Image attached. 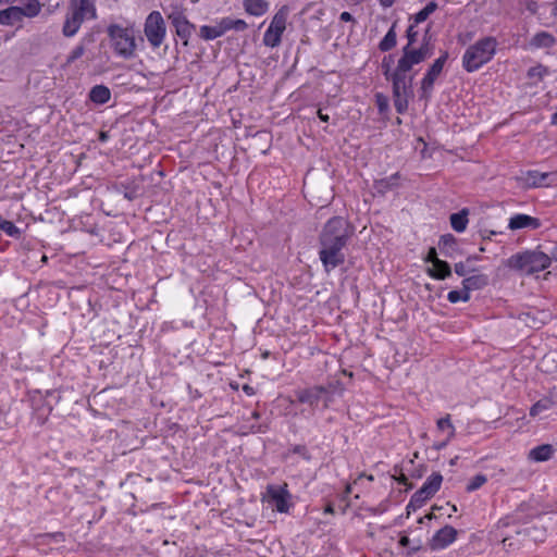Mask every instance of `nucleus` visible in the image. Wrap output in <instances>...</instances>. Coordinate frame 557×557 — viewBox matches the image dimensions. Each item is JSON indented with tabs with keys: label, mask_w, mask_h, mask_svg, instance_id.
<instances>
[{
	"label": "nucleus",
	"mask_w": 557,
	"mask_h": 557,
	"mask_svg": "<svg viewBox=\"0 0 557 557\" xmlns=\"http://www.w3.org/2000/svg\"><path fill=\"white\" fill-rule=\"evenodd\" d=\"M547 74V69L542 65L537 64L535 66H532L528 70V77L529 78H536L541 81L545 75Z\"/></svg>",
	"instance_id": "39"
},
{
	"label": "nucleus",
	"mask_w": 557,
	"mask_h": 557,
	"mask_svg": "<svg viewBox=\"0 0 557 557\" xmlns=\"http://www.w3.org/2000/svg\"><path fill=\"white\" fill-rule=\"evenodd\" d=\"M449 54L447 51H443L442 54L434 60V62L429 66L426 73L421 79L420 86V99H424L426 101L432 97V92L434 89V84L441 73L443 72L444 65L447 62Z\"/></svg>",
	"instance_id": "9"
},
{
	"label": "nucleus",
	"mask_w": 557,
	"mask_h": 557,
	"mask_svg": "<svg viewBox=\"0 0 557 557\" xmlns=\"http://www.w3.org/2000/svg\"><path fill=\"white\" fill-rule=\"evenodd\" d=\"M486 481H487L486 475L476 474L470 480V482L468 483V485L466 487V491L469 493L474 492V491L479 490L482 485H484L486 483Z\"/></svg>",
	"instance_id": "38"
},
{
	"label": "nucleus",
	"mask_w": 557,
	"mask_h": 557,
	"mask_svg": "<svg viewBox=\"0 0 557 557\" xmlns=\"http://www.w3.org/2000/svg\"><path fill=\"white\" fill-rule=\"evenodd\" d=\"M401 57L398 62L401 69L412 70L417 64L424 62L433 55L432 50L423 49L421 47L414 48L413 46H404L401 49Z\"/></svg>",
	"instance_id": "13"
},
{
	"label": "nucleus",
	"mask_w": 557,
	"mask_h": 557,
	"mask_svg": "<svg viewBox=\"0 0 557 557\" xmlns=\"http://www.w3.org/2000/svg\"><path fill=\"white\" fill-rule=\"evenodd\" d=\"M552 14L557 17V0L554 2Z\"/></svg>",
	"instance_id": "59"
},
{
	"label": "nucleus",
	"mask_w": 557,
	"mask_h": 557,
	"mask_svg": "<svg viewBox=\"0 0 557 557\" xmlns=\"http://www.w3.org/2000/svg\"><path fill=\"white\" fill-rule=\"evenodd\" d=\"M437 3L430 1L422 10L416 13L412 18L416 24H420L428 20V17L437 10Z\"/></svg>",
	"instance_id": "34"
},
{
	"label": "nucleus",
	"mask_w": 557,
	"mask_h": 557,
	"mask_svg": "<svg viewBox=\"0 0 557 557\" xmlns=\"http://www.w3.org/2000/svg\"><path fill=\"white\" fill-rule=\"evenodd\" d=\"M438 248L441 253L449 259H454L461 253L458 240L453 234L442 235L438 242Z\"/></svg>",
	"instance_id": "17"
},
{
	"label": "nucleus",
	"mask_w": 557,
	"mask_h": 557,
	"mask_svg": "<svg viewBox=\"0 0 557 557\" xmlns=\"http://www.w3.org/2000/svg\"><path fill=\"white\" fill-rule=\"evenodd\" d=\"M556 44L555 37L548 32H539L530 40L533 48H552Z\"/></svg>",
	"instance_id": "28"
},
{
	"label": "nucleus",
	"mask_w": 557,
	"mask_h": 557,
	"mask_svg": "<svg viewBox=\"0 0 557 557\" xmlns=\"http://www.w3.org/2000/svg\"><path fill=\"white\" fill-rule=\"evenodd\" d=\"M399 546L406 547V556L412 557L417 552L422 549V545L420 541L413 542L407 536L401 535L398 541Z\"/></svg>",
	"instance_id": "33"
},
{
	"label": "nucleus",
	"mask_w": 557,
	"mask_h": 557,
	"mask_svg": "<svg viewBox=\"0 0 557 557\" xmlns=\"http://www.w3.org/2000/svg\"><path fill=\"white\" fill-rule=\"evenodd\" d=\"M458 531L451 525H445L441 528L430 539L428 546L431 550H441L448 547L457 539Z\"/></svg>",
	"instance_id": "14"
},
{
	"label": "nucleus",
	"mask_w": 557,
	"mask_h": 557,
	"mask_svg": "<svg viewBox=\"0 0 557 557\" xmlns=\"http://www.w3.org/2000/svg\"><path fill=\"white\" fill-rule=\"evenodd\" d=\"M218 24L223 35L228 30L244 32L248 28V24L244 20H235L230 16L221 18Z\"/></svg>",
	"instance_id": "26"
},
{
	"label": "nucleus",
	"mask_w": 557,
	"mask_h": 557,
	"mask_svg": "<svg viewBox=\"0 0 557 557\" xmlns=\"http://www.w3.org/2000/svg\"><path fill=\"white\" fill-rule=\"evenodd\" d=\"M383 8H391L396 0H379Z\"/></svg>",
	"instance_id": "57"
},
{
	"label": "nucleus",
	"mask_w": 557,
	"mask_h": 557,
	"mask_svg": "<svg viewBox=\"0 0 557 557\" xmlns=\"http://www.w3.org/2000/svg\"><path fill=\"white\" fill-rule=\"evenodd\" d=\"M165 14L183 46L188 47L189 39L196 30V25L187 18L185 9L176 4L171 5L169 10L165 11Z\"/></svg>",
	"instance_id": "6"
},
{
	"label": "nucleus",
	"mask_w": 557,
	"mask_h": 557,
	"mask_svg": "<svg viewBox=\"0 0 557 557\" xmlns=\"http://www.w3.org/2000/svg\"><path fill=\"white\" fill-rule=\"evenodd\" d=\"M400 175L398 172L392 174L388 177L375 180L373 182V190L375 194L384 196L386 193L398 187V181Z\"/></svg>",
	"instance_id": "20"
},
{
	"label": "nucleus",
	"mask_w": 557,
	"mask_h": 557,
	"mask_svg": "<svg viewBox=\"0 0 557 557\" xmlns=\"http://www.w3.org/2000/svg\"><path fill=\"white\" fill-rule=\"evenodd\" d=\"M108 138H109V135H108V133H107V132H101V133L99 134V140H100L101 143L107 141V140H108Z\"/></svg>",
	"instance_id": "58"
},
{
	"label": "nucleus",
	"mask_w": 557,
	"mask_h": 557,
	"mask_svg": "<svg viewBox=\"0 0 557 557\" xmlns=\"http://www.w3.org/2000/svg\"><path fill=\"white\" fill-rule=\"evenodd\" d=\"M86 18L79 15L78 13H75L73 11H70L66 14L63 27H62V34L67 37H74L77 32L79 30L82 24L84 23Z\"/></svg>",
	"instance_id": "19"
},
{
	"label": "nucleus",
	"mask_w": 557,
	"mask_h": 557,
	"mask_svg": "<svg viewBox=\"0 0 557 557\" xmlns=\"http://www.w3.org/2000/svg\"><path fill=\"white\" fill-rule=\"evenodd\" d=\"M23 21L22 8L10 5L9 8L0 11V25L13 26Z\"/></svg>",
	"instance_id": "21"
},
{
	"label": "nucleus",
	"mask_w": 557,
	"mask_h": 557,
	"mask_svg": "<svg viewBox=\"0 0 557 557\" xmlns=\"http://www.w3.org/2000/svg\"><path fill=\"white\" fill-rule=\"evenodd\" d=\"M339 20L343 22H355L354 16L347 11L341 13Z\"/></svg>",
	"instance_id": "51"
},
{
	"label": "nucleus",
	"mask_w": 557,
	"mask_h": 557,
	"mask_svg": "<svg viewBox=\"0 0 557 557\" xmlns=\"http://www.w3.org/2000/svg\"><path fill=\"white\" fill-rule=\"evenodd\" d=\"M289 13L287 5L281 7L272 17V21L263 35V45L270 48L280 46L282 35L286 29V22Z\"/></svg>",
	"instance_id": "7"
},
{
	"label": "nucleus",
	"mask_w": 557,
	"mask_h": 557,
	"mask_svg": "<svg viewBox=\"0 0 557 557\" xmlns=\"http://www.w3.org/2000/svg\"><path fill=\"white\" fill-rule=\"evenodd\" d=\"M123 187L125 189L123 193V196L125 199L132 201L137 198V190L135 187H129V186H124V185H123Z\"/></svg>",
	"instance_id": "46"
},
{
	"label": "nucleus",
	"mask_w": 557,
	"mask_h": 557,
	"mask_svg": "<svg viewBox=\"0 0 557 557\" xmlns=\"http://www.w3.org/2000/svg\"><path fill=\"white\" fill-rule=\"evenodd\" d=\"M553 173L548 172H540L537 170H530L527 171L521 180L523 181L524 185L527 187H544L549 186L552 184L550 177L553 176Z\"/></svg>",
	"instance_id": "15"
},
{
	"label": "nucleus",
	"mask_w": 557,
	"mask_h": 557,
	"mask_svg": "<svg viewBox=\"0 0 557 557\" xmlns=\"http://www.w3.org/2000/svg\"><path fill=\"white\" fill-rule=\"evenodd\" d=\"M461 293L459 290H450L447 295V300L450 304H457L458 301H461Z\"/></svg>",
	"instance_id": "49"
},
{
	"label": "nucleus",
	"mask_w": 557,
	"mask_h": 557,
	"mask_svg": "<svg viewBox=\"0 0 557 557\" xmlns=\"http://www.w3.org/2000/svg\"><path fill=\"white\" fill-rule=\"evenodd\" d=\"M417 25L414 22L412 24H410L406 30V38H407V45L406 46H413L417 40H418V30H417Z\"/></svg>",
	"instance_id": "42"
},
{
	"label": "nucleus",
	"mask_w": 557,
	"mask_h": 557,
	"mask_svg": "<svg viewBox=\"0 0 557 557\" xmlns=\"http://www.w3.org/2000/svg\"><path fill=\"white\" fill-rule=\"evenodd\" d=\"M351 235L352 227L343 216H333L324 224L319 234V259L326 273L345 262L344 248Z\"/></svg>",
	"instance_id": "1"
},
{
	"label": "nucleus",
	"mask_w": 557,
	"mask_h": 557,
	"mask_svg": "<svg viewBox=\"0 0 557 557\" xmlns=\"http://www.w3.org/2000/svg\"><path fill=\"white\" fill-rule=\"evenodd\" d=\"M0 230L13 238H18L21 236V230L13 222L8 220L0 224Z\"/></svg>",
	"instance_id": "36"
},
{
	"label": "nucleus",
	"mask_w": 557,
	"mask_h": 557,
	"mask_svg": "<svg viewBox=\"0 0 557 557\" xmlns=\"http://www.w3.org/2000/svg\"><path fill=\"white\" fill-rule=\"evenodd\" d=\"M493 235H496V232L491 231V232H488V235H482V238L483 239H491V236H493Z\"/></svg>",
	"instance_id": "60"
},
{
	"label": "nucleus",
	"mask_w": 557,
	"mask_h": 557,
	"mask_svg": "<svg viewBox=\"0 0 557 557\" xmlns=\"http://www.w3.org/2000/svg\"><path fill=\"white\" fill-rule=\"evenodd\" d=\"M436 424L440 431H444L446 429L449 430L448 440L455 436V426L450 421V414H446L445 417L438 419Z\"/></svg>",
	"instance_id": "37"
},
{
	"label": "nucleus",
	"mask_w": 557,
	"mask_h": 557,
	"mask_svg": "<svg viewBox=\"0 0 557 557\" xmlns=\"http://www.w3.org/2000/svg\"><path fill=\"white\" fill-rule=\"evenodd\" d=\"M243 7L249 15L262 16L269 10V2L267 0H244Z\"/></svg>",
	"instance_id": "24"
},
{
	"label": "nucleus",
	"mask_w": 557,
	"mask_h": 557,
	"mask_svg": "<svg viewBox=\"0 0 557 557\" xmlns=\"http://www.w3.org/2000/svg\"><path fill=\"white\" fill-rule=\"evenodd\" d=\"M443 481V476L438 472L432 473L423 485L411 496L409 504L407 505L408 513L410 510L416 511L421 508L424 503L433 497L435 493L440 490Z\"/></svg>",
	"instance_id": "8"
},
{
	"label": "nucleus",
	"mask_w": 557,
	"mask_h": 557,
	"mask_svg": "<svg viewBox=\"0 0 557 557\" xmlns=\"http://www.w3.org/2000/svg\"><path fill=\"white\" fill-rule=\"evenodd\" d=\"M468 214V209H462L461 211L450 215V225L456 232L461 233L467 228L469 222Z\"/></svg>",
	"instance_id": "30"
},
{
	"label": "nucleus",
	"mask_w": 557,
	"mask_h": 557,
	"mask_svg": "<svg viewBox=\"0 0 557 557\" xmlns=\"http://www.w3.org/2000/svg\"><path fill=\"white\" fill-rule=\"evenodd\" d=\"M497 40L495 37H484L469 46L462 55V67L468 73L480 70L488 63L496 53Z\"/></svg>",
	"instance_id": "2"
},
{
	"label": "nucleus",
	"mask_w": 557,
	"mask_h": 557,
	"mask_svg": "<svg viewBox=\"0 0 557 557\" xmlns=\"http://www.w3.org/2000/svg\"><path fill=\"white\" fill-rule=\"evenodd\" d=\"M462 287H467V289L479 290L488 285V276L486 274H474L468 277H465L461 282Z\"/></svg>",
	"instance_id": "27"
},
{
	"label": "nucleus",
	"mask_w": 557,
	"mask_h": 557,
	"mask_svg": "<svg viewBox=\"0 0 557 557\" xmlns=\"http://www.w3.org/2000/svg\"><path fill=\"white\" fill-rule=\"evenodd\" d=\"M424 260H425V262H430V263H432V265H433V264H435V263H436V261H437V260H440V259H438V257H437L436 248L431 247V248L429 249V251H428L426 257H425V259H424Z\"/></svg>",
	"instance_id": "47"
},
{
	"label": "nucleus",
	"mask_w": 557,
	"mask_h": 557,
	"mask_svg": "<svg viewBox=\"0 0 557 557\" xmlns=\"http://www.w3.org/2000/svg\"><path fill=\"white\" fill-rule=\"evenodd\" d=\"M292 451L294 454L302 456L306 459L309 458L308 449L305 445H295V446H293Z\"/></svg>",
	"instance_id": "48"
},
{
	"label": "nucleus",
	"mask_w": 557,
	"mask_h": 557,
	"mask_svg": "<svg viewBox=\"0 0 557 557\" xmlns=\"http://www.w3.org/2000/svg\"><path fill=\"white\" fill-rule=\"evenodd\" d=\"M426 274L438 281H444L451 276L450 264L445 260H437L435 264L426 269Z\"/></svg>",
	"instance_id": "22"
},
{
	"label": "nucleus",
	"mask_w": 557,
	"mask_h": 557,
	"mask_svg": "<svg viewBox=\"0 0 557 557\" xmlns=\"http://www.w3.org/2000/svg\"><path fill=\"white\" fill-rule=\"evenodd\" d=\"M267 431V426L259 425L257 432L264 433Z\"/></svg>",
	"instance_id": "63"
},
{
	"label": "nucleus",
	"mask_w": 557,
	"mask_h": 557,
	"mask_svg": "<svg viewBox=\"0 0 557 557\" xmlns=\"http://www.w3.org/2000/svg\"><path fill=\"white\" fill-rule=\"evenodd\" d=\"M114 52L123 59H131L135 54L136 41L131 28L117 24H110L107 28Z\"/></svg>",
	"instance_id": "5"
},
{
	"label": "nucleus",
	"mask_w": 557,
	"mask_h": 557,
	"mask_svg": "<svg viewBox=\"0 0 557 557\" xmlns=\"http://www.w3.org/2000/svg\"><path fill=\"white\" fill-rule=\"evenodd\" d=\"M85 53V46L83 44L77 45L67 55L65 65H70L78 60Z\"/></svg>",
	"instance_id": "40"
},
{
	"label": "nucleus",
	"mask_w": 557,
	"mask_h": 557,
	"mask_svg": "<svg viewBox=\"0 0 557 557\" xmlns=\"http://www.w3.org/2000/svg\"><path fill=\"white\" fill-rule=\"evenodd\" d=\"M541 225L540 219L519 213L509 219L508 228L512 231L521 228L536 230Z\"/></svg>",
	"instance_id": "16"
},
{
	"label": "nucleus",
	"mask_w": 557,
	"mask_h": 557,
	"mask_svg": "<svg viewBox=\"0 0 557 557\" xmlns=\"http://www.w3.org/2000/svg\"><path fill=\"white\" fill-rule=\"evenodd\" d=\"M70 11L78 13L86 20H95L97 17L94 0H70Z\"/></svg>",
	"instance_id": "18"
},
{
	"label": "nucleus",
	"mask_w": 557,
	"mask_h": 557,
	"mask_svg": "<svg viewBox=\"0 0 557 557\" xmlns=\"http://www.w3.org/2000/svg\"><path fill=\"white\" fill-rule=\"evenodd\" d=\"M431 28H432V24H429L424 30L422 41L419 47H421L423 49L432 50L434 52V47L431 42V40H432Z\"/></svg>",
	"instance_id": "44"
},
{
	"label": "nucleus",
	"mask_w": 557,
	"mask_h": 557,
	"mask_svg": "<svg viewBox=\"0 0 557 557\" xmlns=\"http://www.w3.org/2000/svg\"><path fill=\"white\" fill-rule=\"evenodd\" d=\"M395 480L399 483V484H403L405 486H407L408 488H411L412 485L408 483V478L406 476L405 473L400 472L398 476H395Z\"/></svg>",
	"instance_id": "50"
},
{
	"label": "nucleus",
	"mask_w": 557,
	"mask_h": 557,
	"mask_svg": "<svg viewBox=\"0 0 557 557\" xmlns=\"http://www.w3.org/2000/svg\"><path fill=\"white\" fill-rule=\"evenodd\" d=\"M555 451H556V449L554 448L553 445L542 444V445H539V446L532 448L529 451L528 457L532 461L543 462V461L549 460L554 456Z\"/></svg>",
	"instance_id": "23"
},
{
	"label": "nucleus",
	"mask_w": 557,
	"mask_h": 557,
	"mask_svg": "<svg viewBox=\"0 0 557 557\" xmlns=\"http://www.w3.org/2000/svg\"><path fill=\"white\" fill-rule=\"evenodd\" d=\"M550 123H552L553 125H557V111L552 115V121H550Z\"/></svg>",
	"instance_id": "61"
},
{
	"label": "nucleus",
	"mask_w": 557,
	"mask_h": 557,
	"mask_svg": "<svg viewBox=\"0 0 557 557\" xmlns=\"http://www.w3.org/2000/svg\"><path fill=\"white\" fill-rule=\"evenodd\" d=\"M454 271L458 276L465 277L467 274L474 272L475 269L471 268L470 264L467 263V261H465V262L460 261V262L455 263Z\"/></svg>",
	"instance_id": "41"
},
{
	"label": "nucleus",
	"mask_w": 557,
	"mask_h": 557,
	"mask_svg": "<svg viewBox=\"0 0 557 557\" xmlns=\"http://www.w3.org/2000/svg\"><path fill=\"white\" fill-rule=\"evenodd\" d=\"M449 441H450V440H448V438H447L446 441H443V442L436 443V444H434V448H435L436 450H442L443 448H445V447H446V445H447V443H448Z\"/></svg>",
	"instance_id": "55"
},
{
	"label": "nucleus",
	"mask_w": 557,
	"mask_h": 557,
	"mask_svg": "<svg viewBox=\"0 0 557 557\" xmlns=\"http://www.w3.org/2000/svg\"><path fill=\"white\" fill-rule=\"evenodd\" d=\"M459 293H461V301L467 302L470 300V289H467V287H462L461 290H459Z\"/></svg>",
	"instance_id": "52"
},
{
	"label": "nucleus",
	"mask_w": 557,
	"mask_h": 557,
	"mask_svg": "<svg viewBox=\"0 0 557 557\" xmlns=\"http://www.w3.org/2000/svg\"><path fill=\"white\" fill-rule=\"evenodd\" d=\"M22 8L23 18L24 17H35L41 11V4L38 0H26V3Z\"/></svg>",
	"instance_id": "35"
},
{
	"label": "nucleus",
	"mask_w": 557,
	"mask_h": 557,
	"mask_svg": "<svg viewBox=\"0 0 557 557\" xmlns=\"http://www.w3.org/2000/svg\"><path fill=\"white\" fill-rule=\"evenodd\" d=\"M334 388V383H330L327 386L313 385L307 388H298L295 391L296 400L300 404L308 405L314 410L322 397L331 394Z\"/></svg>",
	"instance_id": "12"
},
{
	"label": "nucleus",
	"mask_w": 557,
	"mask_h": 557,
	"mask_svg": "<svg viewBox=\"0 0 557 557\" xmlns=\"http://www.w3.org/2000/svg\"><path fill=\"white\" fill-rule=\"evenodd\" d=\"M553 257L540 250H524L517 252L504 261L509 269L527 274L544 271L552 263Z\"/></svg>",
	"instance_id": "4"
},
{
	"label": "nucleus",
	"mask_w": 557,
	"mask_h": 557,
	"mask_svg": "<svg viewBox=\"0 0 557 557\" xmlns=\"http://www.w3.org/2000/svg\"><path fill=\"white\" fill-rule=\"evenodd\" d=\"M221 36H223V34L218 23L214 26L202 25L199 28V37L206 41L214 40Z\"/></svg>",
	"instance_id": "31"
},
{
	"label": "nucleus",
	"mask_w": 557,
	"mask_h": 557,
	"mask_svg": "<svg viewBox=\"0 0 557 557\" xmlns=\"http://www.w3.org/2000/svg\"><path fill=\"white\" fill-rule=\"evenodd\" d=\"M396 26L397 22H394L386 33V35L383 37V39L379 42V50L382 52L391 51L393 48H395L397 44V34H396Z\"/></svg>",
	"instance_id": "29"
},
{
	"label": "nucleus",
	"mask_w": 557,
	"mask_h": 557,
	"mask_svg": "<svg viewBox=\"0 0 557 557\" xmlns=\"http://www.w3.org/2000/svg\"><path fill=\"white\" fill-rule=\"evenodd\" d=\"M410 70L401 69L400 64L394 69L389 77L392 83V92L394 107L397 113L404 114L409 104V99L413 97V74H409Z\"/></svg>",
	"instance_id": "3"
},
{
	"label": "nucleus",
	"mask_w": 557,
	"mask_h": 557,
	"mask_svg": "<svg viewBox=\"0 0 557 557\" xmlns=\"http://www.w3.org/2000/svg\"><path fill=\"white\" fill-rule=\"evenodd\" d=\"M325 511H326V512H331V513H333V512H334V509H333V507H332L331 505H329V506L326 507Z\"/></svg>",
	"instance_id": "64"
},
{
	"label": "nucleus",
	"mask_w": 557,
	"mask_h": 557,
	"mask_svg": "<svg viewBox=\"0 0 557 557\" xmlns=\"http://www.w3.org/2000/svg\"><path fill=\"white\" fill-rule=\"evenodd\" d=\"M393 62H394V58L392 54L385 55L382 60L381 67L383 71V75L385 76L386 79H389L391 75L393 74V71H394V70H392Z\"/></svg>",
	"instance_id": "43"
},
{
	"label": "nucleus",
	"mask_w": 557,
	"mask_h": 557,
	"mask_svg": "<svg viewBox=\"0 0 557 557\" xmlns=\"http://www.w3.org/2000/svg\"><path fill=\"white\" fill-rule=\"evenodd\" d=\"M552 257L557 260V245L552 250Z\"/></svg>",
	"instance_id": "62"
},
{
	"label": "nucleus",
	"mask_w": 557,
	"mask_h": 557,
	"mask_svg": "<svg viewBox=\"0 0 557 557\" xmlns=\"http://www.w3.org/2000/svg\"><path fill=\"white\" fill-rule=\"evenodd\" d=\"M375 103L380 113H384L388 110V99L383 94L375 95Z\"/></svg>",
	"instance_id": "45"
},
{
	"label": "nucleus",
	"mask_w": 557,
	"mask_h": 557,
	"mask_svg": "<svg viewBox=\"0 0 557 557\" xmlns=\"http://www.w3.org/2000/svg\"><path fill=\"white\" fill-rule=\"evenodd\" d=\"M267 500L278 512L287 513L294 506L292 503V494L288 491L287 484L267 486Z\"/></svg>",
	"instance_id": "11"
},
{
	"label": "nucleus",
	"mask_w": 557,
	"mask_h": 557,
	"mask_svg": "<svg viewBox=\"0 0 557 557\" xmlns=\"http://www.w3.org/2000/svg\"><path fill=\"white\" fill-rule=\"evenodd\" d=\"M555 405L552 397H543L530 408V416L535 417L543 411L549 410Z\"/></svg>",
	"instance_id": "32"
},
{
	"label": "nucleus",
	"mask_w": 557,
	"mask_h": 557,
	"mask_svg": "<svg viewBox=\"0 0 557 557\" xmlns=\"http://www.w3.org/2000/svg\"><path fill=\"white\" fill-rule=\"evenodd\" d=\"M243 391H244L247 395H249V396H251V395H253V394H255V388H253L252 386L248 385V384H245V385L243 386Z\"/></svg>",
	"instance_id": "53"
},
{
	"label": "nucleus",
	"mask_w": 557,
	"mask_h": 557,
	"mask_svg": "<svg viewBox=\"0 0 557 557\" xmlns=\"http://www.w3.org/2000/svg\"><path fill=\"white\" fill-rule=\"evenodd\" d=\"M144 32L147 40L153 48H159L162 45L166 34V26L159 11H152L148 14Z\"/></svg>",
	"instance_id": "10"
},
{
	"label": "nucleus",
	"mask_w": 557,
	"mask_h": 557,
	"mask_svg": "<svg viewBox=\"0 0 557 557\" xmlns=\"http://www.w3.org/2000/svg\"><path fill=\"white\" fill-rule=\"evenodd\" d=\"M481 260V257L479 255H470L467 257L466 261L467 263L471 264L474 261Z\"/></svg>",
	"instance_id": "54"
},
{
	"label": "nucleus",
	"mask_w": 557,
	"mask_h": 557,
	"mask_svg": "<svg viewBox=\"0 0 557 557\" xmlns=\"http://www.w3.org/2000/svg\"><path fill=\"white\" fill-rule=\"evenodd\" d=\"M88 98L96 104H104L109 102L111 98V90L106 85H95L90 89Z\"/></svg>",
	"instance_id": "25"
},
{
	"label": "nucleus",
	"mask_w": 557,
	"mask_h": 557,
	"mask_svg": "<svg viewBox=\"0 0 557 557\" xmlns=\"http://www.w3.org/2000/svg\"><path fill=\"white\" fill-rule=\"evenodd\" d=\"M318 117L324 123H327L330 121V116L327 114H324L322 110L318 111Z\"/></svg>",
	"instance_id": "56"
}]
</instances>
